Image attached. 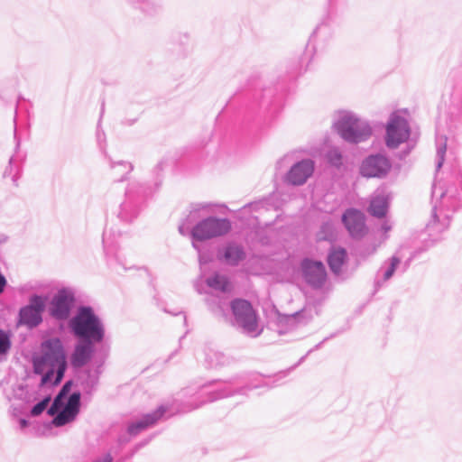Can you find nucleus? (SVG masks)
<instances>
[{"label": "nucleus", "instance_id": "aec40b11", "mask_svg": "<svg viewBox=\"0 0 462 462\" xmlns=\"http://www.w3.org/2000/svg\"><path fill=\"white\" fill-rule=\"evenodd\" d=\"M204 365L207 368H217L228 365L231 359L219 348H203Z\"/></svg>", "mask_w": 462, "mask_h": 462}, {"label": "nucleus", "instance_id": "a18cd8bd", "mask_svg": "<svg viewBox=\"0 0 462 462\" xmlns=\"http://www.w3.org/2000/svg\"><path fill=\"white\" fill-rule=\"evenodd\" d=\"M145 444H146V442H145V443L138 444V445L136 446V448H135V450L139 449L141 447L144 446Z\"/></svg>", "mask_w": 462, "mask_h": 462}, {"label": "nucleus", "instance_id": "72a5a7b5", "mask_svg": "<svg viewBox=\"0 0 462 462\" xmlns=\"http://www.w3.org/2000/svg\"><path fill=\"white\" fill-rule=\"evenodd\" d=\"M191 245L198 253L199 262L201 267L212 260V254L208 250H203L199 245V242L192 241Z\"/></svg>", "mask_w": 462, "mask_h": 462}, {"label": "nucleus", "instance_id": "473e14b6", "mask_svg": "<svg viewBox=\"0 0 462 462\" xmlns=\"http://www.w3.org/2000/svg\"><path fill=\"white\" fill-rule=\"evenodd\" d=\"M326 159L330 165L336 168H339L343 163L342 152L339 148L337 147H333L327 152Z\"/></svg>", "mask_w": 462, "mask_h": 462}, {"label": "nucleus", "instance_id": "a878e982", "mask_svg": "<svg viewBox=\"0 0 462 462\" xmlns=\"http://www.w3.org/2000/svg\"><path fill=\"white\" fill-rule=\"evenodd\" d=\"M245 257L244 248L236 243H228L223 249V258L227 264L236 266Z\"/></svg>", "mask_w": 462, "mask_h": 462}, {"label": "nucleus", "instance_id": "ddd939ff", "mask_svg": "<svg viewBox=\"0 0 462 462\" xmlns=\"http://www.w3.org/2000/svg\"><path fill=\"white\" fill-rule=\"evenodd\" d=\"M80 398L81 393L79 391L69 394L67 401L63 402V405L57 408L53 414H49L53 416L52 424L61 427L73 421L80 410Z\"/></svg>", "mask_w": 462, "mask_h": 462}, {"label": "nucleus", "instance_id": "3c124183", "mask_svg": "<svg viewBox=\"0 0 462 462\" xmlns=\"http://www.w3.org/2000/svg\"><path fill=\"white\" fill-rule=\"evenodd\" d=\"M286 159H287V157L285 156V157H283V158L281 160V162L285 161Z\"/></svg>", "mask_w": 462, "mask_h": 462}, {"label": "nucleus", "instance_id": "4c0bfd02", "mask_svg": "<svg viewBox=\"0 0 462 462\" xmlns=\"http://www.w3.org/2000/svg\"><path fill=\"white\" fill-rule=\"evenodd\" d=\"M313 353H314L313 349H310V350L306 353V355L302 356L300 358L299 362H298V363H297V364H296L292 368H294V367L298 366V365H299L300 364H301V363H302V362H303L307 357H310V356L313 355Z\"/></svg>", "mask_w": 462, "mask_h": 462}, {"label": "nucleus", "instance_id": "c756f323", "mask_svg": "<svg viewBox=\"0 0 462 462\" xmlns=\"http://www.w3.org/2000/svg\"><path fill=\"white\" fill-rule=\"evenodd\" d=\"M72 382L67 381L60 390L59 393L55 396L51 405L47 410L48 414H53L57 408L63 405V402L69 398V394L71 390Z\"/></svg>", "mask_w": 462, "mask_h": 462}, {"label": "nucleus", "instance_id": "ea45409f", "mask_svg": "<svg viewBox=\"0 0 462 462\" xmlns=\"http://www.w3.org/2000/svg\"><path fill=\"white\" fill-rule=\"evenodd\" d=\"M392 228L391 225L388 224V222H383L382 226H381V229L384 232V233H387L388 231H390Z\"/></svg>", "mask_w": 462, "mask_h": 462}, {"label": "nucleus", "instance_id": "4468645a", "mask_svg": "<svg viewBox=\"0 0 462 462\" xmlns=\"http://www.w3.org/2000/svg\"><path fill=\"white\" fill-rule=\"evenodd\" d=\"M392 164L389 159L381 153L367 156L361 163L360 174L365 178H383L387 175Z\"/></svg>", "mask_w": 462, "mask_h": 462}, {"label": "nucleus", "instance_id": "37998d69", "mask_svg": "<svg viewBox=\"0 0 462 462\" xmlns=\"http://www.w3.org/2000/svg\"><path fill=\"white\" fill-rule=\"evenodd\" d=\"M40 346H42V347H45V346H52L51 341L49 340H46V341H43Z\"/></svg>", "mask_w": 462, "mask_h": 462}, {"label": "nucleus", "instance_id": "5701e85b", "mask_svg": "<svg viewBox=\"0 0 462 462\" xmlns=\"http://www.w3.org/2000/svg\"><path fill=\"white\" fill-rule=\"evenodd\" d=\"M104 250L107 258V263L110 266L114 267L117 272L118 268L121 267L124 271H128L133 269L134 265H128V262L126 261L125 255L121 251L114 252L113 248L106 245V234L103 237Z\"/></svg>", "mask_w": 462, "mask_h": 462}, {"label": "nucleus", "instance_id": "9d476101", "mask_svg": "<svg viewBox=\"0 0 462 462\" xmlns=\"http://www.w3.org/2000/svg\"><path fill=\"white\" fill-rule=\"evenodd\" d=\"M385 144L390 149H396L405 143L411 134L408 121L397 113H393L385 128Z\"/></svg>", "mask_w": 462, "mask_h": 462}, {"label": "nucleus", "instance_id": "f704fd0d", "mask_svg": "<svg viewBox=\"0 0 462 462\" xmlns=\"http://www.w3.org/2000/svg\"><path fill=\"white\" fill-rule=\"evenodd\" d=\"M50 402V396L44 397L42 401H40L39 402L32 406L31 410V415L33 417L41 415L46 410Z\"/></svg>", "mask_w": 462, "mask_h": 462}, {"label": "nucleus", "instance_id": "7ed1b4c3", "mask_svg": "<svg viewBox=\"0 0 462 462\" xmlns=\"http://www.w3.org/2000/svg\"><path fill=\"white\" fill-rule=\"evenodd\" d=\"M42 355H33V372L41 374V385H58L63 379L68 364L64 348H45Z\"/></svg>", "mask_w": 462, "mask_h": 462}, {"label": "nucleus", "instance_id": "2f4dec72", "mask_svg": "<svg viewBox=\"0 0 462 462\" xmlns=\"http://www.w3.org/2000/svg\"><path fill=\"white\" fill-rule=\"evenodd\" d=\"M319 240H332L335 237V226L330 221L324 222L317 234Z\"/></svg>", "mask_w": 462, "mask_h": 462}, {"label": "nucleus", "instance_id": "09e8293b", "mask_svg": "<svg viewBox=\"0 0 462 462\" xmlns=\"http://www.w3.org/2000/svg\"><path fill=\"white\" fill-rule=\"evenodd\" d=\"M327 340H328V338H325V339L321 342V344H325V343L327 342Z\"/></svg>", "mask_w": 462, "mask_h": 462}, {"label": "nucleus", "instance_id": "a19ab883", "mask_svg": "<svg viewBox=\"0 0 462 462\" xmlns=\"http://www.w3.org/2000/svg\"><path fill=\"white\" fill-rule=\"evenodd\" d=\"M19 425L21 429H25L28 426V420L25 419H20Z\"/></svg>", "mask_w": 462, "mask_h": 462}, {"label": "nucleus", "instance_id": "e433bc0d", "mask_svg": "<svg viewBox=\"0 0 462 462\" xmlns=\"http://www.w3.org/2000/svg\"><path fill=\"white\" fill-rule=\"evenodd\" d=\"M92 462H114V457L110 453H106L95 458Z\"/></svg>", "mask_w": 462, "mask_h": 462}, {"label": "nucleus", "instance_id": "393cba45", "mask_svg": "<svg viewBox=\"0 0 462 462\" xmlns=\"http://www.w3.org/2000/svg\"><path fill=\"white\" fill-rule=\"evenodd\" d=\"M347 254L344 248L332 247L328 254V263L333 273L338 275L346 261Z\"/></svg>", "mask_w": 462, "mask_h": 462}, {"label": "nucleus", "instance_id": "412c9836", "mask_svg": "<svg viewBox=\"0 0 462 462\" xmlns=\"http://www.w3.org/2000/svg\"><path fill=\"white\" fill-rule=\"evenodd\" d=\"M388 207L389 197L383 190H380L372 197L368 211L372 216L381 218L386 215Z\"/></svg>", "mask_w": 462, "mask_h": 462}, {"label": "nucleus", "instance_id": "7c9ffc66", "mask_svg": "<svg viewBox=\"0 0 462 462\" xmlns=\"http://www.w3.org/2000/svg\"><path fill=\"white\" fill-rule=\"evenodd\" d=\"M436 149H437V158H436V168L439 171L445 161V154L447 151V137L445 135L437 134L436 137Z\"/></svg>", "mask_w": 462, "mask_h": 462}, {"label": "nucleus", "instance_id": "20e7f679", "mask_svg": "<svg viewBox=\"0 0 462 462\" xmlns=\"http://www.w3.org/2000/svg\"><path fill=\"white\" fill-rule=\"evenodd\" d=\"M432 198L439 199V203L435 204L432 209V220L428 224V228H437L440 224L439 230H443L448 226L450 212L462 207V186L460 189L454 186H449L443 189L439 184L432 187Z\"/></svg>", "mask_w": 462, "mask_h": 462}, {"label": "nucleus", "instance_id": "1a4fd4ad", "mask_svg": "<svg viewBox=\"0 0 462 462\" xmlns=\"http://www.w3.org/2000/svg\"><path fill=\"white\" fill-rule=\"evenodd\" d=\"M75 302L74 290L63 287L52 296L48 306V313L55 320L65 321L70 317Z\"/></svg>", "mask_w": 462, "mask_h": 462}, {"label": "nucleus", "instance_id": "0eeeda50", "mask_svg": "<svg viewBox=\"0 0 462 462\" xmlns=\"http://www.w3.org/2000/svg\"><path fill=\"white\" fill-rule=\"evenodd\" d=\"M231 310L234 316V326L251 337L259 335L258 317L248 300L235 299L231 301Z\"/></svg>", "mask_w": 462, "mask_h": 462}, {"label": "nucleus", "instance_id": "49530a36", "mask_svg": "<svg viewBox=\"0 0 462 462\" xmlns=\"http://www.w3.org/2000/svg\"><path fill=\"white\" fill-rule=\"evenodd\" d=\"M155 170H156V171H161V165H160V164H158V165L155 167Z\"/></svg>", "mask_w": 462, "mask_h": 462}, {"label": "nucleus", "instance_id": "bb28decb", "mask_svg": "<svg viewBox=\"0 0 462 462\" xmlns=\"http://www.w3.org/2000/svg\"><path fill=\"white\" fill-rule=\"evenodd\" d=\"M206 284L214 291L220 292H228L231 291V283L228 278L218 273L208 277L205 280Z\"/></svg>", "mask_w": 462, "mask_h": 462}, {"label": "nucleus", "instance_id": "9b49d317", "mask_svg": "<svg viewBox=\"0 0 462 462\" xmlns=\"http://www.w3.org/2000/svg\"><path fill=\"white\" fill-rule=\"evenodd\" d=\"M46 298L33 294L29 299V304L20 309L18 323L29 328L38 327L42 322V312L45 309Z\"/></svg>", "mask_w": 462, "mask_h": 462}, {"label": "nucleus", "instance_id": "39448f33", "mask_svg": "<svg viewBox=\"0 0 462 462\" xmlns=\"http://www.w3.org/2000/svg\"><path fill=\"white\" fill-rule=\"evenodd\" d=\"M333 126L339 136L349 143L365 142L373 134L369 121L349 111L340 113Z\"/></svg>", "mask_w": 462, "mask_h": 462}, {"label": "nucleus", "instance_id": "79ce46f5", "mask_svg": "<svg viewBox=\"0 0 462 462\" xmlns=\"http://www.w3.org/2000/svg\"><path fill=\"white\" fill-rule=\"evenodd\" d=\"M258 207V204L257 203H251V204H247L245 205L243 208L245 210V209H251V208H255Z\"/></svg>", "mask_w": 462, "mask_h": 462}, {"label": "nucleus", "instance_id": "f8f14e48", "mask_svg": "<svg viewBox=\"0 0 462 462\" xmlns=\"http://www.w3.org/2000/svg\"><path fill=\"white\" fill-rule=\"evenodd\" d=\"M167 411V406L161 405L157 408L156 411L146 413L141 419L128 423L126 433L129 437L126 435H120L118 437L119 444H125L129 442L131 437H135L143 430L154 425L160 419L164 416Z\"/></svg>", "mask_w": 462, "mask_h": 462}, {"label": "nucleus", "instance_id": "dca6fc26", "mask_svg": "<svg viewBox=\"0 0 462 462\" xmlns=\"http://www.w3.org/2000/svg\"><path fill=\"white\" fill-rule=\"evenodd\" d=\"M303 277L313 288H320L327 277L325 265L319 261L305 259L301 263Z\"/></svg>", "mask_w": 462, "mask_h": 462}, {"label": "nucleus", "instance_id": "f3484780", "mask_svg": "<svg viewBox=\"0 0 462 462\" xmlns=\"http://www.w3.org/2000/svg\"><path fill=\"white\" fill-rule=\"evenodd\" d=\"M342 222L350 236L361 238L366 233L365 215L356 208H348L342 216Z\"/></svg>", "mask_w": 462, "mask_h": 462}, {"label": "nucleus", "instance_id": "58836bf2", "mask_svg": "<svg viewBox=\"0 0 462 462\" xmlns=\"http://www.w3.org/2000/svg\"><path fill=\"white\" fill-rule=\"evenodd\" d=\"M10 348H0V363L7 359Z\"/></svg>", "mask_w": 462, "mask_h": 462}, {"label": "nucleus", "instance_id": "2eb2a0df", "mask_svg": "<svg viewBox=\"0 0 462 462\" xmlns=\"http://www.w3.org/2000/svg\"><path fill=\"white\" fill-rule=\"evenodd\" d=\"M315 162L311 159H303L295 162L285 176V181L293 186H301L314 172Z\"/></svg>", "mask_w": 462, "mask_h": 462}, {"label": "nucleus", "instance_id": "f03ea898", "mask_svg": "<svg viewBox=\"0 0 462 462\" xmlns=\"http://www.w3.org/2000/svg\"><path fill=\"white\" fill-rule=\"evenodd\" d=\"M69 327L81 344L78 346H95L104 342L105 325L90 306L79 307L75 316L69 319Z\"/></svg>", "mask_w": 462, "mask_h": 462}, {"label": "nucleus", "instance_id": "c9c22d12", "mask_svg": "<svg viewBox=\"0 0 462 462\" xmlns=\"http://www.w3.org/2000/svg\"><path fill=\"white\" fill-rule=\"evenodd\" d=\"M11 335L8 331L0 329V346H11Z\"/></svg>", "mask_w": 462, "mask_h": 462}, {"label": "nucleus", "instance_id": "a211bd4d", "mask_svg": "<svg viewBox=\"0 0 462 462\" xmlns=\"http://www.w3.org/2000/svg\"><path fill=\"white\" fill-rule=\"evenodd\" d=\"M104 362L105 356H102L98 361L95 360L94 370H88L80 376L79 386L84 394L92 395L97 390Z\"/></svg>", "mask_w": 462, "mask_h": 462}, {"label": "nucleus", "instance_id": "b1692460", "mask_svg": "<svg viewBox=\"0 0 462 462\" xmlns=\"http://www.w3.org/2000/svg\"><path fill=\"white\" fill-rule=\"evenodd\" d=\"M97 348H75L73 354L71 355L70 362L71 365L74 368L81 367L85 364H87L89 360L93 358V364L95 365V360L98 361L99 358L105 354H101L98 358L96 356Z\"/></svg>", "mask_w": 462, "mask_h": 462}, {"label": "nucleus", "instance_id": "8fccbe9b", "mask_svg": "<svg viewBox=\"0 0 462 462\" xmlns=\"http://www.w3.org/2000/svg\"><path fill=\"white\" fill-rule=\"evenodd\" d=\"M289 319L292 321L294 320V317H290Z\"/></svg>", "mask_w": 462, "mask_h": 462}, {"label": "nucleus", "instance_id": "cd10ccee", "mask_svg": "<svg viewBox=\"0 0 462 462\" xmlns=\"http://www.w3.org/2000/svg\"><path fill=\"white\" fill-rule=\"evenodd\" d=\"M110 169L116 181H124L127 176L133 171L134 165L125 161L111 162Z\"/></svg>", "mask_w": 462, "mask_h": 462}, {"label": "nucleus", "instance_id": "de8ad7c7", "mask_svg": "<svg viewBox=\"0 0 462 462\" xmlns=\"http://www.w3.org/2000/svg\"><path fill=\"white\" fill-rule=\"evenodd\" d=\"M101 138V134L99 133H97V139L100 140Z\"/></svg>", "mask_w": 462, "mask_h": 462}, {"label": "nucleus", "instance_id": "4be33fe9", "mask_svg": "<svg viewBox=\"0 0 462 462\" xmlns=\"http://www.w3.org/2000/svg\"><path fill=\"white\" fill-rule=\"evenodd\" d=\"M134 9L148 17H154L161 14L162 5L157 0H126Z\"/></svg>", "mask_w": 462, "mask_h": 462}, {"label": "nucleus", "instance_id": "6ab92c4d", "mask_svg": "<svg viewBox=\"0 0 462 462\" xmlns=\"http://www.w3.org/2000/svg\"><path fill=\"white\" fill-rule=\"evenodd\" d=\"M211 205L208 203H195L190 205V209L189 215L186 217V218L180 223L179 226V232L182 236H190V230L192 227L190 226L196 222L198 219L200 218L201 215L200 212L210 211Z\"/></svg>", "mask_w": 462, "mask_h": 462}, {"label": "nucleus", "instance_id": "6e6552de", "mask_svg": "<svg viewBox=\"0 0 462 462\" xmlns=\"http://www.w3.org/2000/svg\"><path fill=\"white\" fill-rule=\"evenodd\" d=\"M231 227V222L227 218L208 217L192 226L190 238L197 242L210 240L226 235Z\"/></svg>", "mask_w": 462, "mask_h": 462}, {"label": "nucleus", "instance_id": "423d86ee", "mask_svg": "<svg viewBox=\"0 0 462 462\" xmlns=\"http://www.w3.org/2000/svg\"><path fill=\"white\" fill-rule=\"evenodd\" d=\"M152 192L151 185L133 180L125 189V200L120 205L118 217L125 222L133 221L140 213L144 200Z\"/></svg>", "mask_w": 462, "mask_h": 462}, {"label": "nucleus", "instance_id": "c03bdc74", "mask_svg": "<svg viewBox=\"0 0 462 462\" xmlns=\"http://www.w3.org/2000/svg\"><path fill=\"white\" fill-rule=\"evenodd\" d=\"M212 311H213L214 313H216V314H217V313H219V314H220V313L222 312V309H221V307L218 305L217 307H216V308L212 309Z\"/></svg>", "mask_w": 462, "mask_h": 462}, {"label": "nucleus", "instance_id": "603ef678", "mask_svg": "<svg viewBox=\"0 0 462 462\" xmlns=\"http://www.w3.org/2000/svg\"><path fill=\"white\" fill-rule=\"evenodd\" d=\"M14 134H16V127H14Z\"/></svg>", "mask_w": 462, "mask_h": 462}, {"label": "nucleus", "instance_id": "c85d7f7f", "mask_svg": "<svg viewBox=\"0 0 462 462\" xmlns=\"http://www.w3.org/2000/svg\"><path fill=\"white\" fill-rule=\"evenodd\" d=\"M400 263L401 259L395 255L392 256L387 262H385L380 270V272H383L382 281L377 279L376 284L381 286L382 282L390 280Z\"/></svg>", "mask_w": 462, "mask_h": 462}, {"label": "nucleus", "instance_id": "f257e3e1", "mask_svg": "<svg viewBox=\"0 0 462 462\" xmlns=\"http://www.w3.org/2000/svg\"><path fill=\"white\" fill-rule=\"evenodd\" d=\"M287 375L286 371L278 373L271 377H263L254 374L248 375H238L228 381H211L197 388L188 387L181 391V399L178 411L180 412H189L201 406L223 398L235 394H245L246 392L267 387L272 388L279 385L278 382Z\"/></svg>", "mask_w": 462, "mask_h": 462}]
</instances>
